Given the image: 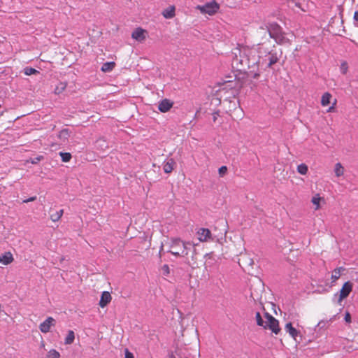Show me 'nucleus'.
<instances>
[{"label": "nucleus", "instance_id": "f257e3e1", "mask_svg": "<svg viewBox=\"0 0 358 358\" xmlns=\"http://www.w3.org/2000/svg\"><path fill=\"white\" fill-rule=\"evenodd\" d=\"M192 248L193 246L190 242H185L180 238H172L168 252L176 257H185L188 255L189 251Z\"/></svg>", "mask_w": 358, "mask_h": 358}, {"label": "nucleus", "instance_id": "f03ea898", "mask_svg": "<svg viewBox=\"0 0 358 358\" xmlns=\"http://www.w3.org/2000/svg\"><path fill=\"white\" fill-rule=\"evenodd\" d=\"M238 52V55L236 52H234V57L232 60V65L236 67L238 71H247V67L249 66V57L241 50L236 49Z\"/></svg>", "mask_w": 358, "mask_h": 358}, {"label": "nucleus", "instance_id": "7ed1b4c3", "mask_svg": "<svg viewBox=\"0 0 358 358\" xmlns=\"http://www.w3.org/2000/svg\"><path fill=\"white\" fill-rule=\"evenodd\" d=\"M269 36L277 43H282L285 39V33L279 24H269L267 27Z\"/></svg>", "mask_w": 358, "mask_h": 358}, {"label": "nucleus", "instance_id": "20e7f679", "mask_svg": "<svg viewBox=\"0 0 358 358\" xmlns=\"http://www.w3.org/2000/svg\"><path fill=\"white\" fill-rule=\"evenodd\" d=\"M264 317L266 318V324L264 327V329H268L271 330V331L275 334H278L281 330L279 326L278 320L268 313H265Z\"/></svg>", "mask_w": 358, "mask_h": 358}, {"label": "nucleus", "instance_id": "39448f33", "mask_svg": "<svg viewBox=\"0 0 358 358\" xmlns=\"http://www.w3.org/2000/svg\"><path fill=\"white\" fill-rule=\"evenodd\" d=\"M196 9L199 10L201 13H206L209 15H213L219 9V5L215 1H212L206 3L203 6H197Z\"/></svg>", "mask_w": 358, "mask_h": 358}, {"label": "nucleus", "instance_id": "423d86ee", "mask_svg": "<svg viewBox=\"0 0 358 358\" xmlns=\"http://www.w3.org/2000/svg\"><path fill=\"white\" fill-rule=\"evenodd\" d=\"M258 61L255 58H250L249 57V66L247 67V71H245L248 73V76L252 78H257L259 76V74L258 73V65H257Z\"/></svg>", "mask_w": 358, "mask_h": 358}, {"label": "nucleus", "instance_id": "0eeeda50", "mask_svg": "<svg viewBox=\"0 0 358 358\" xmlns=\"http://www.w3.org/2000/svg\"><path fill=\"white\" fill-rule=\"evenodd\" d=\"M353 284L350 281L345 282L340 290L338 303L341 304L342 301L347 298L352 290Z\"/></svg>", "mask_w": 358, "mask_h": 358}, {"label": "nucleus", "instance_id": "6e6552de", "mask_svg": "<svg viewBox=\"0 0 358 358\" xmlns=\"http://www.w3.org/2000/svg\"><path fill=\"white\" fill-rule=\"evenodd\" d=\"M148 36L147 30L141 27H137L131 34V37L138 42L144 41Z\"/></svg>", "mask_w": 358, "mask_h": 358}, {"label": "nucleus", "instance_id": "1a4fd4ad", "mask_svg": "<svg viewBox=\"0 0 358 358\" xmlns=\"http://www.w3.org/2000/svg\"><path fill=\"white\" fill-rule=\"evenodd\" d=\"M55 325V320L52 317H48L44 322H43L39 329L43 333H48L50 331L51 327Z\"/></svg>", "mask_w": 358, "mask_h": 358}, {"label": "nucleus", "instance_id": "9d476101", "mask_svg": "<svg viewBox=\"0 0 358 358\" xmlns=\"http://www.w3.org/2000/svg\"><path fill=\"white\" fill-rule=\"evenodd\" d=\"M198 239L201 242H206L211 238V232L208 229L200 228L196 232Z\"/></svg>", "mask_w": 358, "mask_h": 358}, {"label": "nucleus", "instance_id": "9b49d317", "mask_svg": "<svg viewBox=\"0 0 358 358\" xmlns=\"http://www.w3.org/2000/svg\"><path fill=\"white\" fill-rule=\"evenodd\" d=\"M285 329L292 338H293L296 342L299 343V341H297V337L299 336L301 338V333L292 326L291 322H288L285 324Z\"/></svg>", "mask_w": 358, "mask_h": 358}, {"label": "nucleus", "instance_id": "f8f14e48", "mask_svg": "<svg viewBox=\"0 0 358 358\" xmlns=\"http://www.w3.org/2000/svg\"><path fill=\"white\" fill-rule=\"evenodd\" d=\"M173 101L169 99H164L159 103L158 110L162 113H166L173 107Z\"/></svg>", "mask_w": 358, "mask_h": 358}, {"label": "nucleus", "instance_id": "ddd939ff", "mask_svg": "<svg viewBox=\"0 0 358 358\" xmlns=\"http://www.w3.org/2000/svg\"><path fill=\"white\" fill-rule=\"evenodd\" d=\"M264 61H267V67L271 68L273 64L279 61V57L276 52H269Z\"/></svg>", "mask_w": 358, "mask_h": 358}, {"label": "nucleus", "instance_id": "4468645a", "mask_svg": "<svg viewBox=\"0 0 358 358\" xmlns=\"http://www.w3.org/2000/svg\"><path fill=\"white\" fill-rule=\"evenodd\" d=\"M111 295L108 292H103L102 294H101V299H100V301H99V306L101 307V308H104L106 307L108 303H109L111 301Z\"/></svg>", "mask_w": 358, "mask_h": 358}, {"label": "nucleus", "instance_id": "2eb2a0df", "mask_svg": "<svg viewBox=\"0 0 358 358\" xmlns=\"http://www.w3.org/2000/svg\"><path fill=\"white\" fill-rule=\"evenodd\" d=\"M176 165V162L173 159L170 158L166 162H164L163 166L164 171L166 173H169L172 172Z\"/></svg>", "mask_w": 358, "mask_h": 358}, {"label": "nucleus", "instance_id": "dca6fc26", "mask_svg": "<svg viewBox=\"0 0 358 358\" xmlns=\"http://www.w3.org/2000/svg\"><path fill=\"white\" fill-rule=\"evenodd\" d=\"M13 261V255L10 252H5L0 256V262L3 265H8Z\"/></svg>", "mask_w": 358, "mask_h": 358}, {"label": "nucleus", "instance_id": "f3484780", "mask_svg": "<svg viewBox=\"0 0 358 358\" xmlns=\"http://www.w3.org/2000/svg\"><path fill=\"white\" fill-rule=\"evenodd\" d=\"M70 134L68 129H63L59 132L57 137L62 143H66L70 137Z\"/></svg>", "mask_w": 358, "mask_h": 358}, {"label": "nucleus", "instance_id": "a211bd4d", "mask_svg": "<svg viewBox=\"0 0 358 358\" xmlns=\"http://www.w3.org/2000/svg\"><path fill=\"white\" fill-rule=\"evenodd\" d=\"M176 8L174 6H170L162 12L163 16L166 19L172 18L175 16Z\"/></svg>", "mask_w": 358, "mask_h": 358}, {"label": "nucleus", "instance_id": "6ab92c4d", "mask_svg": "<svg viewBox=\"0 0 358 358\" xmlns=\"http://www.w3.org/2000/svg\"><path fill=\"white\" fill-rule=\"evenodd\" d=\"M334 24H328L327 28H324V31H328L330 33H331L333 35H338L342 36L343 33H345V31L344 29V27L342 29H339L338 31H336V29H334Z\"/></svg>", "mask_w": 358, "mask_h": 358}, {"label": "nucleus", "instance_id": "aec40b11", "mask_svg": "<svg viewBox=\"0 0 358 358\" xmlns=\"http://www.w3.org/2000/svg\"><path fill=\"white\" fill-rule=\"evenodd\" d=\"M116 64L114 62H106L102 64L101 70L104 73L110 72L113 70Z\"/></svg>", "mask_w": 358, "mask_h": 358}, {"label": "nucleus", "instance_id": "412c9836", "mask_svg": "<svg viewBox=\"0 0 358 358\" xmlns=\"http://www.w3.org/2000/svg\"><path fill=\"white\" fill-rule=\"evenodd\" d=\"M75 340V334L72 330H69L67 332V335L64 339V343L66 345H71L73 343Z\"/></svg>", "mask_w": 358, "mask_h": 358}, {"label": "nucleus", "instance_id": "4be33fe9", "mask_svg": "<svg viewBox=\"0 0 358 358\" xmlns=\"http://www.w3.org/2000/svg\"><path fill=\"white\" fill-rule=\"evenodd\" d=\"M331 94L329 92H325L322 96L321 99V104L322 106H327L330 103V99L331 98Z\"/></svg>", "mask_w": 358, "mask_h": 358}, {"label": "nucleus", "instance_id": "5701e85b", "mask_svg": "<svg viewBox=\"0 0 358 358\" xmlns=\"http://www.w3.org/2000/svg\"><path fill=\"white\" fill-rule=\"evenodd\" d=\"M344 270H345V268L343 267H338V268H335L333 271V273L331 275L332 281L335 282L336 280H337L341 276V271H344Z\"/></svg>", "mask_w": 358, "mask_h": 358}, {"label": "nucleus", "instance_id": "b1692460", "mask_svg": "<svg viewBox=\"0 0 358 358\" xmlns=\"http://www.w3.org/2000/svg\"><path fill=\"white\" fill-rule=\"evenodd\" d=\"M64 210L61 209L57 211L55 213H52L50 215V219L52 222H55L60 220L62 216L63 215Z\"/></svg>", "mask_w": 358, "mask_h": 358}, {"label": "nucleus", "instance_id": "393cba45", "mask_svg": "<svg viewBox=\"0 0 358 358\" xmlns=\"http://www.w3.org/2000/svg\"><path fill=\"white\" fill-rule=\"evenodd\" d=\"M335 174L337 177H340L343 175L344 169L341 163H336L334 169Z\"/></svg>", "mask_w": 358, "mask_h": 358}, {"label": "nucleus", "instance_id": "a878e982", "mask_svg": "<svg viewBox=\"0 0 358 358\" xmlns=\"http://www.w3.org/2000/svg\"><path fill=\"white\" fill-rule=\"evenodd\" d=\"M255 318H256L257 324L258 326L262 327L264 328V327L266 324V322H265L266 320H264L262 319V317L259 312L256 313Z\"/></svg>", "mask_w": 358, "mask_h": 358}, {"label": "nucleus", "instance_id": "bb28decb", "mask_svg": "<svg viewBox=\"0 0 358 358\" xmlns=\"http://www.w3.org/2000/svg\"><path fill=\"white\" fill-rule=\"evenodd\" d=\"M308 171V166L305 164H301L297 166V171L302 175H306Z\"/></svg>", "mask_w": 358, "mask_h": 358}, {"label": "nucleus", "instance_id": "cd10ccee", "mask_svg": "<svg viewBox=\"0 0 358 358\" xmlns=\"http://www.w3.org/2000/svg\"><path fill=\"white\" fill-rule=\"evenodd\" d=\"M46 358H60V354L56 350L52 349L48 352Z\"/></svg>", "mask_w": 358, "mask_h": 358}, {"label": "nucleus", "instance_id": "c85d7f7f", "mask_svg": "<svg viewBox=\"0 0 358 358\" xmlns=\"http://www.w3.org/2000/svg\"><path fill=\"white\" fill-rule=\"evenodd\" d=\"M24 73L27 76H31L36 73H39V71L32 67L27 66L24 69Z\"/></svg>", "mask_w": 358, "mask_h": 358}, {"label": "nucleus", "instance_id": "c756f323", "mask_svg": "<svg viewBox=\"0 0 358 358\" xmlns=\"http://www.w3.org/2000/svg\"><path fill=\"white\" fill-rule=\"evenodd\" d=\"M59 155L61 156L63 162H68L71 159V155L69 152H60Z\"/></svg>", "mask_w": 358, "mask_h": 358}, {"label": "nucleus", "instance_id": "7c9ffc66", "mask_svg": "<svg viewBox=\"0 0 358 358\" xmlns=\"http://www.w3.org/2000/svg\"><path fill=\"white\" fill-rule=\"evenodd\" d=\"M66 87V84L64 83H60L58 86L56 87L55 90V94H59L62 93Z\"/></svg>", "mask_w": 358, "mask_h": 358}, {"label": "nucleus", "instance_id": "2f4dec72", "mask_svg": "<svg viewBox=\"0 0 358 358\" xmlns=\"http://www.w3.org/2000/svg\"><path fill=\"white\" fill-rule=\"evenodd\" d=\"M321 198L320 197L319 194H316L315 196L312 198L311 202L315 205V210H318L320 208V201Z\"/></svg>", "mask_w": 358, "mask_h": 358}, {"label": "nucleus", "instance_id": "473e14b6", "mask_svg": "<svg viewBox=\"0 0 358 358\" xmlns=\"http://www.w3.org/2000/svg\"><path fill=\"white\" fill-rule=\"evenodd\" d=\"M348 70V65L346 62H343L340 66L341 73L343 75H345Z\"/></svg>", "mask_w": 358, "mask_h": 358}, {"label": "nucleus", "instance_id": "72a5a7b5", "mask_svg": "<svg viewBox=\"0 0 358 358\" xmlns=\"http://www.w3.org/2000/svg\"><path fill=\"white\" fill-rule=\"evenodd\" d=\"M161 269L164 276H168L170 274V268L168 264L163 265Z\"/></svg>", "mask_w": 358, "mask_h": 358}, {"label": "nucleus", "instance_id": "f704fd0d", "mask_svg": "<svg viewBox=\"0 0 358 358\" xmlns=\"http://www.w3.org/2000/svg\"><path fill=\"white\" fill-rule=\"evenodd\" d=\"M43 159L42 155H39L35 158L31 159L30 162L33 164H36Z\"/></svg>", "mask_w": 358, "mask_h": 358}, {"label": "nucleus", "instance_id": "c9c22d12", "mask_svg": "<svg viewBox=\"0 0 358 358\" xmlns=\"http://www.w3.org/2000/svg\"><path fill=\"white\" fill-rule=\"evenodd\" d=\"M218 171H219V174H220L221 176H224V175L227 173V167L226 166H221V167L219 169Z\"/></svg>", "mask_w": 358, "mask_h": 358}, {"label": "nucleus", "instance_id": "e433bc0d", "mask_svg": "<svg viewBox=\"0 0 358 358\" xmlns=\"http://www.w3.org/2000/svg\"><path fill=\"white\" fill-rule=\"evenodd\" d=\"M124 352H125L124 358H134L133 353L129 352L128 349L126 348Z\"/></svg>", "mask_w": 358, "mask_h": 358}, {"label": "nucleus", "instance_id": "4c0bfd02", "mask_svg": "<svg viewBox=\"0 0 358 358\" xmlns=\"http://www.w3.org/2000/svg\"><path fill=\"white\" fill-rule=\"evenodd\" d=\"M36 200V196H31V197H29V199L23 200L22 203H29V202H31V201H34Z\"/></svg>", "mask_w": 358, "mask_h": 358}, {"label": "nucleus", "instance_id": "58836bf2", "mask_svg": "<svg viewBox=\"0 0 358 358\" xmlns=\"http://www.w3.org/2000/svg\"><path fill=\"white\" fill-rule=\"evenodd\" d=\"M344 319L346 322L350 323L351 322V315L348 312L345 313Z\"/></svg>", "mask_w": 358, "mask_h": 358}, {"label": "nucleus", "instance_id": "ea45409f", "mask_svg": "<svg viewBox=\"0 0 358 358\" xmlns=\"http://www.w3.org/2000/svg\"><path fill=\"white\" fill-rule=\"evenodd\" d=\"M336 100L335 101V102L333 103V105L331 106H330L328 110H327V112L328 113H332V112H334L335 111V104H336Z\"/></svg>", "mask_w": 358, "mask_h": 358}, {"label": "nucleus", "instance_id": "a19ab883", "mask_svg": "<svg viewBox=\"0 0 358 358\" xmlns=\"http://www.w3.org/2000/svg\"><path fill=\"white\" fill-rule=\"evenodd\" d=\"M218 115H219V111H216L213 113V121L214 122H216Z\"/></svg>", "mask_w": 358, "mask_h": 358}, {"label": "nucleus", "instance_id": "79ce46f5", "mask_svg": "<svg viewBox=\"0 0 358 358\" xmlns=\"http://www.w3.org/2000/svg\"><path fill=\"white\" fill-rule=\"evenodd\" d=\"M354 19L358 22V10L355 13Z\"/></svg>", "mask_w": 358, "mask_h": 358}, {"label": "nucleus", "instance_id": "37998d69", "mask_svg": "<svg viewBox=\"0 0 358 358\" xmlns=\"http://www.w3.org/2000/svg\"><path fill=\"white\" fill-rule=\"evenodd\" d=\"M168 358H176L173 352L169 354Z\"/></svg>", "mask_w": 358, "mask_h": 358}, {"label": "nucleus", "instance_id": "c03bdc74", "mask_svg": "<svg viewBox=\"0 0 358 358\" xmlns=\"http://www.w3.org/2000/svg\"><path fill=\"white\" fill-rule=\"evenodd\" d=\"M339 24L340 27H342L343 24Z\"/></svg>", "mask_w": 358, "mask_h": 358}, {"label": "nucleus", "instance_id": "a18cd8bd", "mask_svg": "<svg viewBox=\"0 0 358 358\" xmlns=\"http://www.w3.org/2000/svg\"><path fill=\"white\" fill-rule=\"evenodd\" d=\"M185 358H187V357H185Z\"/></svg>", "mask_w": 358, "mask_h": 358}]
</instances>
